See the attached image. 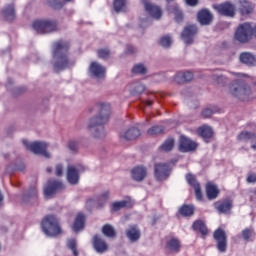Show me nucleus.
<instances>
[{"label": "nucleus", "instance_id": "obj_1", "mask_svg": "<svg viewBox=\"0 0 256 256\" xmlns=\"http://www.w3.org/2000/svg\"><path fill=\"white\" fill-rule=\"evenodd\" d=\"M98 115L90 119L89 129H95L94 137H105V125L109 123V117H111V104L99 103L96 104Z\"/></svg>", "mask_w": 256, "mask_h": 256}, {"label": "nucleus", "instance_id": "obj_2", "mask_svg": "<svg viewBox=\"0 0 256 256\" xmlns=\"http://www.w3.org/2000/svg\"><path fill=\"white\" fill-rule=\"evenodd\" d=\"M69 49H71V44L68 41L58 40L53 43L52 56L56 60L54 71H63L69 67Z\"/></svg>", "mask_w": 256, "mask_h": 256}, {"label": "nucleus", "instance_id": "obj_3", "mask_svg": "<svg viewBox=\"0 0 256 256\" xmlns=\"http://www.w3.org/2000/svg\"><path fill=\"white\" fill-rule=\"evenodd\" d=\"M42 231L49 237L61 235V226L59 220L54 215H48L42 220Z\"/></svg>", "mask_w": 256, "mask_h": 256}, {"label": "nucleus", "instance_id": "obj_4", "mask_svg": "<svg viewBox=\"0 0 256 256\" xmlns=\"http://www.w3.org/2000/svg\"><path fill=\"white\" fill-rule=\"evenodd\" d=\"M230 93L241 101H246L247 97L251 95V87L243 79H238L231 83Z\"/></svg>", "mask_w": 256, "mask_h": 256}, {"label": "nucleus", "instance_id": "obj_5", "mask_svg": "<svg viewBox=\"0 0 256 256\" xmlns=\"http://www.w3.org/2000/svg\"><path fill=\"white\" fill-rule=\"evenodd\" d=\"M23 144L28 149V151H31L35 155H42L43 157H46V159H49L50 155L49 152H47V147L49 145L45 142H33L29 143L27 140H23Z\"/></svg>", "mask_w": 256, "mask_h": 256}, {"label": "nucleus", "instance_id": "obj_6", "mask_svg": "<svg viewBox=\"0 0 256 256\" xmlns=\"http://www.w3.org/2000/svg\"><path fill=\"white\" fill-rule=\"evenodd\" d=\"M213 9L217 11L222 17H235L237 13V7L231 2H224L222 4H214Z\"/></svg>", "mask_w": 256, "mask_h": 256}, {"label": "nucleus", "instance_id": "obj_7", "mask_svg": "<svg viewBox=\"0 0 256 256\" xmlns=\"http://www.w3.org/2000/svg\"><path fill=\"white\" fill-rule=\"evenodd\" d=\"M63 189H65L63 182L59 180H48L44 186V195L45 197H51L59 193V191H63Z\"/></svg>", "mask_w": 256, "mask_h": 256}, {"label": "nucleus", "instance_id": "obj_8", "mask_svg": "<svg viewBox=\"0 0 256 256\" xmlns=\"http://www.w3.org/2000/svg\"><path fill=\"white\" fill-rule=\"evenodd\" d=\"M214 240L216 241V247L220 253L227 251V234L225 230L218 228L213 234Z\"/></svg>", "mask_w": 256, "mask_h": 256}, {"label": "nucleus", "instance_id": "obj_9", "mask_svg": "<svg viewBox=\"0 0 256 256\" xmlns=\"http://www.w3.org/2000/svg\"><path fill=\"white\" fill-rule=\"evenodd\" d=\"M171 175V169L167 163H158L154 166V177L157 181H165Z\"/></svg>", "mask_w": 256, "mask_h": 256}, {"label": "nucleus", "instance_id": "obj_10", "mask_svg": "<svg viewBox=\"0 0 256 256\" xmlns=\"http://www.w3.org/2000/svg\"><path fill=\"white\" fill-rule=\"evenodd\" d=\"M142 3L144 5L145 11L148 12L152 19H156V21H159V19L163 17V10L161 9V7L149 2V0H142Z\"/></svg>", "mask_w": 256, "mask_h": 256}, {"label": "nucleus", "instance_id": "obj_11", "mask_svg": "<svg viewBox=\"0 0 256 256\" xmlns=\"http://www.w3.org/2000/svg\"><path fill=\"white\" fill-rule=\"evenodd\" d=\"M197 149V143L186 136H181L179 140V151L181 153H189V151H195Z\"/></svg>", "mask_w": 256, "mask_h": 256}, {"label": "nucleus", "instance_id": "obj_12", "mask_svg": "<svg viewBox=\"0 0 256 256\" xmlns=\"http://www.w3.org/2000/svg\"><path fill=\"white\" fill-rule=\"evenodd\" d=\"M34 31H55V22L50 20H35L32 23Z\"/></svg>", "mask_w": 256, "mask_h": 256}, {"label": "nucleus", "instance_id": "obj_13", "mask_svg": "<svg viewBox=\"0 0 256 256\" xmlns=\"http://www.w3.org/2000/svg\"><path fill=\"white\" fill-rule=\"evenodd\" d=\"M134 205L135 203H133L131 197H126L125 200L113 202L111 204V211L112 213H117V211H121V209H133Z\"/></svg>", "mask_w": 256, "mask_h": 256}, {"label": "nucleus", "instance_id": "obj_14", "mask_svg": "<svg viewBox=\"0 0 256 256\" xmlns=\"http://www.w3.org/2000/svg\"><path fill=\"white\" fill-rule=\"evenodd\" d=\"M89 73L92 77L96 79L105 78V73H107V69L97 62H92L89 66Z\"/></svg>", "mask_w": 256, "mask_h": 256}, {"label": "nucleus", "instance_id": "obj_15", "mask_svg": "<svg viewBox=\"0 0 256 256\" xmlns=\"http://www.w3.org/2000/svg\"><path fill=\"white\" fill-rule=\"evenodd\" d=\"M214 207L218 213H224L227 215V213L231 212V209H233V200L226 198L220 201L215 202Z\"/></svg>", "mask_w": 256, "mask_h": 256}, {"label": "nucleus", "instance_id": "obj_16", "mask_svg": "<svg viewBox=\"0 0 256 256\" xmlns=\"http://www.w3.org/2000/svg\"><path fill=\"white\" fill-rule=\"evenodd\" d=\"M92 244L97 253H106V251H109V245L99 234L93 236Z\"/></svg>", "mask_w": 256, "mask_h": 256}, {"label": "nucleus", "instance_id": "obj_17", "mask_svg": "<svg viewBox=\"0 0 256 256\" xmlns=\"http://www.w3.org/2000/svg\"><path fill=\"white\" fill-rule=\"evenodd\" d=\"M166 253H179L181 251V240L179 238H170L165 243Z\"/></svg>", "mask_w": 256, "mask_h": 256}, {"label": "nucleus", "instance_id": "obj_18", "mask_svg": "<svg viewBox=\"0 0 256 256\" xmlns=\"http://www.w3.org/2000/svg\"><path fill=\"white\" fill-rule=\"evenodd\" d=\"M197 19L200 25L205 26V25H211V23H213L214 17L211 11L207 9H202L198 12Z\"/></svg>", "mask_w": 256, "mask_h": 256}, {"label": "nucleus", "instance_id": "obj_19", "mask_svg": "<svg viewBox=\"0 0 256 256\" xmlns=\"http://www.w3.org/2000/svg\"><path fill=\"white\" fill-rule=\"evenodd\" d=\"M166 10L168 11V13L174 14V19L176 23H181V21H183V11H181V8H179V5L177 3L167 4Z\"/></svg>", "mask_w": 256, "mask_h": 256}, {"label": "nucleus", "instance_id": "obj_20", "mask_svg": "<svg viewBox=\"0 0 256 256\" xmlns=\"http://www.w3.org/2000/svg\"><path fill=\"white\" fill-rule=\"evenodd\" d=\"M138 137H141V130L135 127L129 128L124 133H120V139H125V141H133Z\"/></svg>", "mask_w": 256, "mask_h": 256}, {"label": "nucleus", "instance_id": "obj_21", "mask_svg": "<svg viewBox=\"0 0 256 256\" xmlns=\"http://www.w3.org/2000/svg\"><path fill=\"white\" fill-rule=\"evenodd\" d=\"M131 175L134 181L141 182L145 179V177H147V168L143 166H136L132 169Z\"/></svg>", "mask_w": 256, "mask_h": 256}, {"label": "nucleus", "instance_id": "obj_22", "mask_svg": "<svg viewBox=\"0 0 256 256\" xmlns=\"http://www.w3.org/2000/svg\"><path fill=\"white\" fill-rule=\"evenodd\" d=\"M239 60L244 65H248V67H255L256 65V56L249 52L241 53Z\"/></svg>", "mask_w": 256, "mask_h": 256}, {"label": "nucleus", "instance_id": "obj_23", "mask_svg": "<svg viewBox=\"0 0 256 256\" xmlns=\"http://www.w3.org/2000/svg\"><path fill=\"white\" fill-rule=\"evenodd\" d=\"M219 187L216 184H213L211 182H208L206 184V195L210 201H213V199H217L219 197Z\"/></svg>", "mask_w": 256, "mask_h": 256}, {"label": "nucleus", "instance_id": "obj_24", "mask_svg": "<svg viewBox=\"0 0 256 256\" xmlns=\"http://www.w3.org/2000/svg\"><path fill=\"white\" fill-rule=\"evenodd\" d=\"M67 180L71 185H77L79 183V171L75 166H68Z\"/></svg>", "mask_w": 256, "mask_h": 256}, {"label": "nucleus", "instance_id": "obj_25", "mask_svg": "<svg viewBox=\"0 0 256 256\" xmlns=\"http://www.w3.org/2000/svg\"><path fill=\"white\" fill-rule=\"evenodd\" d=\"M193 231H197L202 235V238L205 239L207 235L209 234V229L207 228V225L202 220H196L192 225Z\"/></svg>", "mask_w": 256, "mask_h": 256}, {"label": "nucleus", "instance_id": "obj_26", "mask_svg": "<svg viewBox=\"0 0 256 256\" xmlns=\"http://www.w3.org/2000/svg\"><path fill=\"white\" fill-rule=\"evenodd\" d=\"M2 17L6 21H14L15 19V5L14 4H9L3 7L1 11Z\"/></svg>", "mask_w": 256, "mask_h": 256}, {"label": "nucleus", "instance_id": "obj_27", "mask_svg": "<svg viewBox=\"0 0 256 256\" xmlns=\"http://www.w3.org/2000/svg\"><path fill=\"white\" fill-rule=\"evenodd\" d=\"M126 237L129 238L131 243H135L141 239V231L137 229V226H130L126 229Z\"/></svg>", "mask_w": 256, "mask_h": 256}, {"label": "nucleus", "instance_id": "obj_28", "mask_svg": "<svg viewBox=\"0 0 256 256\" xmlns=\"http://www.w3.org/2000/svg\"><path fill=\"white\" fill-rule=\"evenodd\" d=\"M238 5L241 15H250V13H253V4L248 0H239Z\"/></svg>", "mask_w": 256, "mask_h": 256}, {"label": "nucleus", "instance_id": "obj_29", "mask_svg": "<svg viewBox=\"0 0 256 256\" xmlns=\"http://www.w3.org/2000/svg\"><path fill=\"white\" fill-rule=\"evenodd\" d=\"M176 83H188L189 81H193V74L191 71L186 72H178L174 77Z\"/></svg>", "mask_w": 256, "mask_h": 256}, {"label": "nucleus", "instance_id": "obj_30", "mask_svg": "<svg viewBox=\"0 0 256 256\" xmlns=\"http://www.w3.org/2000/svg\"><path fill=\"white\" fill-rule=\"evenodd\" d=\"M178 213L182 217H193V215H195V206H193V204H183L179 208Z\"/></svg>", "mask_w": 256, "mask_h": 256}, {"label": "nucleus", "instance_id": "obj_31", "mask_svg": "<svg viewBox=\"0 0 256 256\" xmlns=\"http://www.w3.org/2000/svg\"><path fill=\"white\" fill-rule=\"evenodd\" d=\"M85 228V215L83 213H78L74 224H73V231H75V233L83 230Z\"/></svg>", "mask_w": 256, "mask_h": 256}, {"label": "nucleus", "instance_id": "obj_32", "mask_svg": "<svg viewBox=\"0 0 256 256\" xmlns=\"http://www.w3.org/2000/svg\"><path fill=\"white\" fill-rule=\"evenodd\" d=\"M255 139H256V134L249 131H242L237 136V140L242 141L244 143H249V141H251V143H254Z\"/></svg>", "mask_w": 256, "mask_h": 256}, {"label": "nucleus", "instance_id": "obj_33", "mask_svg": "<svg viewBox=\"0 0 256 256\" xmlns=\"http://www.w3.org/2000/svg\"><path fill=\"white\" fill-rule=\"evenodd\" d=\"M253 38L256 39V33H236L234 36L239 43H249Z\"/></svg>", "mask_w": 256, "mask_h": 256}, {"label": "nucleus", "instance_id": "obj_34", "mask_svg": "<svg viewBox=\"0 0 256 256\" xmlns=\"http://www.w3.org/2000/svg\"><path fill=\"white\" fill-rule=\"evenodd\" d=\"M236 33H256V24L255 26H252L249 22L239 24Z\"/></svg>", "mask_w": 256, "mask_h": 256}, {"label": "nucleus", "instance_id": "obj_35", "mask_svg": "<svg viewBox=\"0 0 256 256\" xmlns=\"http://www.w3.org/2000/svg\"><path fill=\"white\" fill-rule=\"evenodd\" d=\"M109 197H110L109 191H104L102 194H100L96 199V207L98 209H103L107 201H109Z\"/></svg>", "mask_w": 256, "mask_h": 256}, {"label": "nucleus", "instance_id": "obj_36", "mask_svg": "<svg viewBox=\"0 0 256 256\" xmlns=\"http://www.w3.org/2000/svg\"><path fill=\"white\" fill-rule=\"evenodd\" d=\"M197 133L200 137L204 138L205 140L211 139V137H213V129L209 126H202L198 128Z\"/></svg>", "mask_w": 256, "mask_h": 256}, {"label": "nucleus", "instance_id": "obj_37", "mask_svg": "<svg viewBox=\"0 0 256 256\" xmlns=\"http://www.w3.org/2000/svg\"><path fill=\"white\" fill-rule=\"evenodd\" d=\"M102 233L105 237H108L109 239H114V237H117V232L111 224H105L102 227Z\"/></svg>", "mask_w": 256, "mask_h": 256}, {"label": "nucleus", "instance_id": "obj_38", "mask_svg": "<svg viewBox=\"0 0 256 256\" xmlns=\"http://www.w3.org/2000/svg\"><path fill=\"white\" fill-rule=\"evenodd\" d=\"M175 147V139L168 138L164 143L159 147L160 151H165L166 153L173 150Z\"/></svg>", "mask_w": 256, "mask_h": 256}, {"label": "nucleus", "instance_id": "obj_39", "mask_svg": "<svg viewBox=\"0 0 256 256\" xmlns=\"http://www.w3.org/2000/svg\"><path fill=\"white\" fill-rule=\"evenodd\" d=\"M113 6L116 13H123L127 9V0H114Z\"/></svg>", "mask_w": 256, "mask_h": 256}, {"label": "nucleus", "instance_id": "obj_40", "mask_svg": "<svg viewBox=\"0 0 256 256\" xmlns=\"http://www.w3.org/2000/svg\"><path fill=\"white\" fill-rule=\"evenodd\" d=\"M164 131L165 128L163 126L155 125L148 129L147 134L153 137L155 135H161V133H164Z\"/></svg>", "mask_w": 256, "mask_h": 256}, {"label": "nucleus", "instance_id": "obj_41", "mask_svg": "<svg viewBox=\"0 0 256 256\" xmlns=\"http://www.w3.org/2000/svg\"><path fill=\"white\" fill-rule=\"evenodd\" d=\"M37 199V188L32 187L29 189L28 193L24 195V200L25 201H36Z\"/></svg>", "mask_w": 256, "mask_h": 256}, {"label": "nucleus", "instance_id": "obj_42", "mask_svg": "<svg viewBox=\"0 0 256 256\" xmlns=\"http://www.w3.org/2000/svg\"><path fill=\"white\" fill-rule=\"evenodd\" d=\"M132 73L135 75H145L147 73V67L143 64H136L132 68Z\"/></svg>", "mask_w": 256, "mask_h": 256}, {"label": "nucleus", "instance_id": "obj_43", "mask_svg": "<svg viewBox=\"0 0 256 256\" xmlns=\"http://www.w3.org/2000/svg\"><path fill=\"white\" fill-rule=\"evenodd\" d=\"M242 238L244 239V241L249 242L251 241V237H253V235H255V231L252 228H245L244 230H242Z\"/></svg>", "mask_w": 256, "mask_h": 256}, {"label": "nucleus", "instance_id": "obj_44", "mask_svg": "<svg viewBox=\"0 0 256 256\" xmlns=\"http://www.w3.org/2000/svg\"><path fill=\"white\" fill-rule=\"evenodd\" d=\"M172 43H173V40L171 39V36H169V35L163 36L159 40V45H161V47H164L165 49H169V47H171Z\"/></svg>", "mask_w": 256, "mask_h": 256}, {"label": "nucleus", "instance_id": "obj_45", "mask_svg": "<svg viewBox=\"0 0 256 256\" xmlns=\"http://www.w3.org/2000/svg\"><path fill=\"white\" fill-rule=\"evenodd\" d=\"M186 181L190 185V187H193L195 189L196 187H199L201 184L197 181V178L193 174H187L186 175Z\"/></svg>", "mask_w": 256, "mask_h": 256}, {"label": "nucleus", "instance_id": "obj_46", "mask_svg": "<svg viewBox=\"0 0 256 256\" xmlns=\"http://www.w3.org/2000/svg\"><path fill=\"white\" fill-rule=\"evenodd\" d=\"M181 39H183L186 45H191V43H193V40L195 39V33H182Z\"/></svg>", "mask_w": 256, "mask_h": 256}, {"label": "nucleus", "instance_id": "obj_47", "mask_svg": "<svg viewBox=\"0 0 256 256\" xmlns=\"http://www.w3.org/2000/svg\"><path fill=\"white\" fill-rule=\"evenodd\" d=\"M99 59H109L111 57V51L107 48H101L97 50Z\"/></svg>", "mask_w": 256, "mask_h": 256}, {"label": "nucleus", "instance_id": "obj_48", "mask_svg": "<svg viewBox=\"0 0 256 256\" xmlns=\"http://www.w3.org/2000/svg\"><path fill=\"white\" fill-rule=\"evenodd\" d=\"M67 247L71 249L74 256H79V252L77 251V240L76 239H70L67 243Z\"/></svg>", "mask_w": 256, "mask_h": 256}, {"label": "nucleus", "instance_id": "obj_49", "mask_svg": "<svg viewBox=\"0 0 256 256\" xmlns=\"http://www.w3.org/2000/svg\"><path fill=\"white\" fill-rule=\"evenodd\" d=\"M47 5L53 9H61L64 3L63 0H47Z\"/></svg>", "mask_w": 256, "mask_h": 256}, {"label": "nucleus", "instance_id": "obj_50", "mask_svg": "<svg viewBox=\"0 0 256 256\" xmlns=\"http://www.w3.org/2000/svg\"><path fill=\"white\" fill-rule=\"evenodd\" d=\"M197 31H199V28L195 24H187L184 27V33H197Z\"/></svg>", "mask_w": 256, "mask_h": 256}, {"label": "nucleus", "instance_id": "obj_51", "mask_svg": "<svg viewBox=\"0 0 256 256\" xmlns=\"http://www.w3.org/2000/svg\"><path fill=\"white\" fill-rule=\"evenodd\" d=\"M214 113H217L216 109L205 108L201 115L204 117V119H209V117H211Z\"/></svg>", "mask_w": 256, "mask_h": 256}, {"label": "nucleus", "instance_id": "obj_52", "mask_svg": "<svg viewBox=\"0 0 256 256\" xmlns=\"http://www.w3.org/2000/svg\"><path fill=\"white\" fill-rule=\"evenodd\" d=\"M195 196L198 201H203V192L201 191V185L194 188Z\"/></svg>", "mask_w": 256, "mask_h": 256}, {"label": "nucleus", "instance_id": "obj_53", "mask_svg": "<svg viewBox=\"0 0 256 256\" xmlns=\"http://www.w3.org/2000/svg\"><path fill=\"white\" fill-rule=\"evenodd\" d=\"M145 91V86L142 84H138L135 89L132 91V95H141Z\"/></svg>", "mask_w": 256, "mask_h": 256}, {"label": "nucleus", "instance_id": "obj_54", "mask_svg": "<svg viewBox=\"0 0 256 256\" xmlns=\"http://www.w3.org/2000/svg\"><path fill=\"white\" fill-rule=\"evenodd\" d=\"M68 147L70 151H73V153H77V150L79 149V143H77V141H70Z\"/></svg>", "mask_w": 256, "mask_h": 256}, {"label": "nucleus", "instance_id": "obj_55", "mask_svg": "<svg viewBox=\"0 0 256 256\" xmlns=\"http://www.w3.org/2000/svg\"><path fill=\"white\" fill-rule=\"evenodd\" d=\"M246 181L247 183H256V173L255 172L248 173Z\"/></svg>", "mask_w": 256, "mask_h": 256}, {"label": "nucleus", "instance_id": "obj_56", "mask_svg": "<svg viewBox=\"0 0 256 256\" xmlns=\"http://www.w3.org/2000/svg\"><path fill=\"white\" fill-rule=\"evenodd\" d=\"M126 53L128 55H133L134 53H137V50L132 45H127L126 46Z\"/></svg>", "mask_w": 256, "mask_h": 256}, {"label": "nucleus", "instance_id": "obj_57", "mask_svg": "<svg viewBox=\"0 0 256 256\" xmlns=\"http://www.w3.org/2000/svg\"><path fill=\"white\" fill-rule=\"evenodd\" d=\"M55 174L57 177H61V175H63V165H61V164L56 165Z\"/></svg>", "mask_w": 256, "mask_h": 256}, {"label": "nucleus", "instance_id": "obj_58", "mask_svg": "<svg viewBox=\"0 0 256 256\" xmlns=\"http://www.w3.org/2000/svg\"><path fill=\"white\" fill-rule=\"evenodd\" d=\"M185 1L188 5H190V7H195V5L199 3V0H185Z\"/></svg>", "mask_w": 256, "mask_h": 256}, {"label": "nucleus", "instance_id": "obj_59", "mask_svg": "<svg viewBox=\"0 0 256 256\" xmlns=\"http://www.w3.org/2000/svg\"><path fill=\"white\" fill-rule=\"evenodd\" d=\"M216 81H217V83H221V81H225V77H223V76H218V77L216 78Z\"/></svg>", "mask_w": 256, "mask_h": 256}, {"label": "nucleus", "instance_id": "obj_60", "mask_svg": "<svg viewBox=\"0 0 256 256\" xmlns=\"http://www.w3.org/2000/svg\"><path fill=\"white\" fill-rule=\"evenodd\" d=\"M236 76L239 77L240 79H243V77H249L247 74H241V73H237Z\"/></svg>", "mask_w": 256, "mask_h": 256}, {"label": "nucleus", "instance_id": "obj_61", "mask_svg": "<svg viewBox=\"0 0 256 256\" xmlns=\"http://www.w3.org/2000/svg\"><path fill=\"white\" fill-rule=\"evenodd\" d=\"M146 105H147L148 107H151V105H153V101L147 100V101H146Z\"/></svg>", "mask_w": 256, "mask_h": 256}, {"label": "nucleus", "instance_id": "obj_62", "mask_svg": "<svg viewBox=\"0 0 256 256\" xmlns=\"http://www.w3.org/2000/svg\"><path fill=\"white\" fill-rule=\"evenodd\" d=\"M2 203H3V194H1V192H0V206Z\"/></svg>", "mask_w": 256, "mask_h": 256}, {"label": "nucleus", "instance_id": "obj_63", "mask_svg": "<svg viewBox=\"0 0 256 256\" xmlns=\"http://www.w3.org/2000/svg\"><path fill=\"white\" fill-rule=\"evenodd\" d=\"M46 171H47V173H51L52 169L48 167V168L46 169Z\"/></svg>", "mask_w": 256, "mask_h": 256}, {"label": "nucleus", "instance_id": "obj_64", "mask_svg": "<svg viewBox=\"0 0 256 256\" xmlns=\"http://www.w3.org/2000/svg\"><path fill=\"white\" fill-rule=\"evenodd\" d=\"M143 23H145V22H142V23H141V27H147V25H143Z\"/></svg>", "mask_w": 256, "mask_h": 256}]
</instances>
